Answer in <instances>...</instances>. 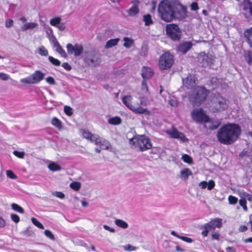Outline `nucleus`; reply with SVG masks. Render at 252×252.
Masks as SVG:
<instances>
[{"label": "nucleus", "instance_id": "obj_30", "mask_svg": "<svg viewBox=\"0 0 252 252\" xmlns=\"http://www.w3.org/2000/svg\"><path fill=\"white\" fill-rule=\"evenodd\" d=\"M48 167L49 169L52 171H60L62 169L61 166L54 162L50 163Z\"/></svg>", "mask_w": 252, "mask_h": 252}, {"label": "nucleus", "instance_id": "obj_3", "mask_svg": "<svg viewBox=\"0 0 252 252\" xmlns=\"http://www.w3.org/2000/svg\"><path fill=\"white\" fill-rule=\"evenodd\" d=\"M208 93L209 91L205 88L197 87L189 94V100L193 106H199L205 100Z\"/></svg>", "mask_w": 252, "mask_h": 252}, {"label": "nucleus", "instance_id": "obj_52", "mask_svg": "<svg viewBox=\"0 0 252 252\" xmlns=\"http://www.w3.org/2000/svg\"><path fill=\"white\" fill-rule=\"evenodd\" d=\"M53 195H55L57 197L63 199L64 197V194L61 191H56L53 193Z\"/></svg>", "mask_w": 252, "mask_h": 252}, {"label": "nucleus", "instance_id": "obj_57", "mask_svg": "<svg viewBox=\"0 0 252 252\" xmlns=\"http://www.w3.org/2000/svg\"><path fill=\"white\" fill-rule=\"evenodd\" d=\"M247 62L249 65H252V53H249L248 54Z\"/></svg>", "mask_w": 252, "mask_h": 252}, {"label": "nucleus", "instance_id": "obj_55", "mask_svg": "<svg viewBox=\"0 0 252 252\" xmlns=\"http://www.w3.org/2000/svg\"><path fill=\"white\" fill-rule=\"evenodd\" d=\"M190 9L191 10L196 11L199 9L198 3L196 2H192L190 5Z\"/></svg>", "mask_w": 252, "mask_h": 252}, {"label": "nucleus", "instance_id": "obj_58", "mask_svg": "<svg viewBox=\"0 0 252 252\" xmlns=\"http://www.w3.org/2000/svg\"><path fill=\"white\" fill-rule=\"evenodd\" d=\"M62 66L66 70L69 71L71 69V66L67 63H63Z\"/></svg>", "mask_w": 252, "mask_h": 252}, {"label": "nucleus", "instance_id": "obj_61", "mask_svg": "<svg viewBox=\"0 0 252 252\" xmlns=\"http://www.w3.org/2000/svg\"><path fill=\"white\" fill-rule=\"evenodd\" d=\"M207 182L206 181H202L199 184V186L202 189H205L207 186Z\"/></svg>", "mask_w": 252, "mask_h": 252}, {"label": "nucleus", "instance_id": "obj_17", "mask_svg": "<svg viewBox=\"0 0 252 252\" xmlns=\"http://www.w3.org/2000/svg\"><path fill=\"white\" fill-rule=\"evenodd\" d=\"M185 87L187 89H191L195 86V78L193 76L189 75L186 79H183Z\"/></svg>", "mask_w": 252, "mask_h": 252}, {"label": "nucleus", "instance_id": "obj_11", "mask_svg": "<svg viewBox=\"0 0 252 252\" xmlns=\"http://www.w3.org/2000/svg\"><path fill=\"white\" fill-rule=\"evenodd\" d=\"M167 35L173 40L180 39L182 32L178 25L175 24H170L166 26Z\"/></svg>", "mask_w": 252, "mask_h": 252}, {"label": "nucleus", "instance_id": "obj_7", "mask_svg": "<svg viewBox=\"0 0 252 252\" xmlns=\"http://www.w3.org/2000/svg\"><path fill=\"white\" fill-rule=\"evenodd\" d=\"M100 54L97 51L91 50L86 53L85 62L91 66H97L101 63Z\"/></svg>", "mask_w": 252, "mask_h": 252}, {"label": "nucleus", "instance_id": "obj_8", "mask_svg": "<svg viewBox=\"0 0 252 252\" xmlns=\"http://www.w3.org/2000/svg\"><path fill=\"white\" fill-rule=\"evenodd\" d=\"M173 63V56L168 52L163 53L159 58V67L161 70L169 69Z\"/></svg>", "mask_w": 252, "mask_h": 252}, {"label": "nucleus", "instance_id": "obj_20", "mask_svg": "<svg viewBox=\"0 0 252 252\" xmlns=\"http://www.w3.org/2000/svg\"><path fill=\"white\" fill-rule=\"evenodd\" d=\"M244 10H249L250 14L252 16V0H243L242 2Z\"/></svg>", "mask_w": 252, "mask_h": 252}, {"label": "nucleus", "instance_id": "obj_35", "mask_svg": "<svg viewBox=\"0 0 252 252\" xmlns=\"http://www.w3.org/2000/svg\"><path fill=\"white\" fill-rule=\"evenodd\" d=\"M38 53L42 56L47 57L48 55V50L43 46H41L38 48Z\"/></svg>", "mask_w": 252, "mask_h": 252}, {"label": "nucleus", "instance_id": "obj_41", "mask_svg": "<svg viewBox=\"0 0 252 252\" xmlns=\"http://www.w3.org/2000/svg\"><path fill=\"white\" fill-rule=\"evenodd\" d=\"M239 204L242 206L244 211H247L248 208L247 207V201L245 198H241L239 201Z\"/></svg>", "mask_w": 252, "mask_h": 252}, {"label": "nucleus", "instance_id": "obj_22", "mask_svg": "<svg viewBox=\"0 0 252 252\" xmlns=\"http://www.w3.org/2000/svg\"><path fill=\"white\" fill-rule=\"evenodd\" d=\"M153 74L154 72L150 68L145 67L143 68L141 75L144 79H148L151 77Z\"/></svg>", "mask_w": 252, "mask_h": 252}, {"label": "nucleus", "instance_id": "obj_34", "mask_svg": "<svg viewBox=\"0 0 252 252\" xmlns=\"http://www.w3.org/2000/svg\"><path fill=\"white\" fill-rule=\"evenodd\" d=\"M123 40L125 41L124 46L126 48H129L133 43V40L128 37H125Z\"/></svg>", "mask_w": 252, "mask_h": 252}, {"label": "nucleus", "instance_id": "obj_36", "mask_svg": "<svg viewBox=\"0 0 252 252\" xmlns=\"http://www.w3.org/2000/svg\"><path fill=\"white\" fill-rule=\"evenodd\" d=\"M61 18L59 17H57L51 19L50 21V24L53 26L56 27L61 23Z\"/></svg>", "mask_w": 252, "mask_h": 252}, {"label": "nucleus", "instance_id": "obj_4", "mask_svg": "<svg viewBox=\"0 0 252 252\" xmlns=\"http://www.w3.org/2000/svg\"><path fill=\"white\" fill-rule=\"evenodd\" d=\"M130 144L134 146V148L139 151H145L150 149L152 147L151 140L145 135L133 137L130 139Z\"/></svg>", "mask_w": 252, "mask_h": 252}, {"label": "nucleus", "instance_id": "obj_62", "mask_svg": "<svg viewBox=\"0 0 252 252\" xmlns=\"http://www.w3.org/2000/svg\"><path fill=\"white\" fill-rule=\"evenodd\" d=\"M13 21L11 19H8L6 21L5 26L7 28H10L13 25Z\"/></svg>", "mask_w": 252, "mask_h": 252}, {"label": "nucleus", "instance_id": "obj_21", "mask_svg": "<svg viewBox=\"0 0 252 252\" xmlns=\"http://www.w3.org/2000/svg\"><path fill=\"white\" fill-rule=\"evenodd\" d=\"M244 36L250 46L252 48V27L246 29L244 31Z\"/></svg>", "mask_w": 252, "mask_h": 252}, {"label": "nucleus", "instance_id": "obj_39", "mask_svg": "<svg viewBox=\"0 0 252 252\" xmlns=\"http://www.w3.org/2000/svg\"><path fill=\"white\" fill-rule=\"evenodd\" d=\"M31 220L32 223L39 228L41 229H43L44 228L43 225L42 223H41L36 219L34 218H32L31 219Z\"/></svg>", "mask_w": 252, "mask_h": 252}, {"label": "nucleus", "instance_id": "obj_5", "mask_svg": "<svg viewBox=\"0 0 252 252\" xmlns=\"http://www.w3.org/2000/svg\"><path fill=\"white\" fill-rule=\"evenodd\" d=\"M228 107L226 100L221 96L218 95L214 97L210 105L211 109L213 112H221Z\"/></svg>", "mask_w": 252, "mask_h": 252}, {"label": "nucleus", "instance_id": "obj_51", "mask_svg": "<svg viewBox=\"0 0 252 252\" xmlns=\"http://www.w3.org/2000/svg\"><path fill=\"white\" fill-rule=\"evenodd\" d=\"M50 41L53 43L54 46L59 45V43L57 41L56 37L54 35H52L49 38Z\"/></svg>", "mask_w": 252, "mask_h": 252}, {"label": "nucleus", "instance_id": "obj_47", "mask_svg": "<svg viewBox=\"0 0 252 252\" xmlns=\"http://www.w3.org/2000/svg\"><path fill=\"white\" fill-rule=\"evenodd\" d=\"M6 175L8 178L12 179H16L17 178V176L11 170H7Z\"/></svg>", "mask_w": 252, "mask_h": 252}, {"label": "nucleus", "instance_id": "obj_42", "mask_svg": "<svg viewBox=\"0 0 252 252\" xmlns=\"http://www.w3.org/2000/svg\"><path fill=\"white\" fill-rule=\"evenodd\" d=\"M182 158L186 163H191L192 162V158L188 155L184 154L182 156Z\"/></svg>", "mask_w": 252, "mask_h": 252}, {"label": "nucleus", "instance_id": "obj_27", "mask_svg": "<svg viewBox=\"0 0 252 252\" xmlns=\"http://www.w3.org/2000/svg\"><path fill=\"white\" fill-rule=\"evenodd\" d=\"M37 25L38 24L34 22L27 23L21 27V30L23 31H25L29 29H33L36 28Z\"/></svg>", "mask_w": 252, "mask_h": 252}, {"label": "nucleus", "instance_id": "obj_24", "mask_svg": "<svg viewBox=\"0 0 252 252\" xmlns=\"http://www.w3.org/2000/svg\"><path fill=\"white\" fill-rule=\"evenodd\" d=\"M171 234L173 236H174L177 237L179 239L182 240L183 241H184L186 242L190 243L193 242V240L191 238L187 237L186 236H180V235H178L177 234V233L174 230L171 231Z\"/></svg>", "mask_w": 252, "mask_h": 252}, {"label": "nucleus", "instance_id": "obj_50", "mask_svg": "<svg viewBox=\"0 0 252 252\" xmlns=\"http://www.w3.org/2000/svg\"><path fill=\"white\" fill-rule=\"evenodd\" d=\"M207 183V187L208 190H211L215 187V182L212 180H209Z\"/></svg>", "mask_w": 252, "mask_h": 252}, {"label": "nucleus", "instance_id": "obj_56", "mask_svg": "<svg viewBox=\"0 0 252 252\" xmlns=\"http://www.w3.org/2000/svg\"><path fill=\"white\" fill-rule=\"evenodd\" d=\"M250 153L247 150H243L239 154V157L244 158V157H249Z\"/></svg>", "mask_w": 252, "mask_h": 252}, {"label": "nucleus", "instance_id": "obj_32", "mask_svg": "<svg viewBox=\"0 0 252 252\" xmlns=\"http://www.w3.org/2000/svg\"><path fill=\"white\" fill-rule=\"evenodd\" d=\"M52 124L57 127L58 129L61 130L62 128V125L61 121L57 117H54L51 121Z\"/></svg>", "mask_w": 252, "mask_h": 252}, {"label": "nucleus", "instance_id": "obj_28", "mask_svg": "<svg viewBox=\"0 0 252 252\" xmlns=\"http://www.w3.org/2000/svg\"><path fill=\"white\" fill-rule=\"evenodd\" d=\"M108 122L110 125H118L121 124L122 120L120 117L115 116L109 118L108 120Z\"/></svg>", "mask_w": 252, "mask_h": 252}, {"label": "nucleus", "instance_id": "obj_40", "mask_svg": "<svg viewBox=\"0 0 252 252\" xmlns=\"http://www.w3.org/2000/svg\"><path fill=\"white\" fill-rule=\"evenodd\" d=\"M70 187L73 189L77 191L81 188V184L78 182H73L70 184Z\"/></svg>", "mask_w": 252, "mask_h": 252}, {"label": "nucleus", "instance_id": "obj_44", "mask_svg": "<svg viewBox=\"0 0 252 252\" xmlns=\"http://www.w3.org/2000/svg\"><path fill=\"white\" fill-rule=\"evenodd\" d=\"M228 199L229 203L230 204H235L238 201L237 198L232 195H229Z\"/></svg>", "mask_w": 252, "mask_h": 252}, {"label": "nucleus", "instance_id": "obj_54", "mask_svg": "<svg viewBox=\"0 0 252 252\" xmlns=\"http://www.w3.org/2000/svg\"><path fill=\"white\" fill-rule=\"evenodd\" d=\"M124 249L125 250L128 251H135L136 249L135 247L130 245H127L124 246Z\"/></svg>", "mask_w": 252, "mask_h": 252}, {"label": "nucleus", "instance_id": "obj_1", "mask_svg": "<svg viewBox=\"0 0 252 252\" xmlns=\"http://www.w3.org/2000/svg\"><path fill=\"white\" fill-rule=\"evenodd\" d=\"M158 12L161 19L166 22L174 19L183 20L188 17L186 7L181 5L177 7L169 0H162L158 6Z\"/></svg>", "mask_w": 252, "mask_h": 252}, {"label": "nucleus", "instance_id": "obj_14", "mask_svg": "<svg viewBox=\"0 0 252 252\" xmlns=\"http://www.w3.org/2000/svg\"><path fill=\"white\" fill-rule=\"evenodd\" d=\"M67 52L69 54H74L75 56H79L83 51V47L81 44H75L73 45L71 43L66 45Z\"/></svg>", "mask_w": 252, "mask_h": 252}, {"label": "nucleus", "instance_id": "obj_38", "mask_svg": "<svg viewBox=\"0 0 252 252\" xmlns=\"http://www.w3.org/2000/svg\"><path fill=\"white\" fill-rule=\"evenodd\" d=\"M48 60L54 65L59 66L61 64V62L59 60L55 59L52 56H49Z\"/></svg>", "mask_w": 252, "mask_h": 252}, {"label": "nucleus", "instance_id": "obj_25", "mask_svg": "<svg viewBox=\"0 0 252 252\" xmlns=\"http://www.w3.org/2000/svg\"><path fill=\"white\" fill-rule=\"evenodd\" d=\"M120 40V39L119 38H116L115 39H111L107 41L105 45V49H108L110 48L115 45H116L119 41Z\"/></svg>", "mask_w": 252, "mask_h": 252}, {"label": "nucleus", "instance_id": "obj_59", "mask_svg": "<svg viewBox=\"0 0 252 252\" xmlns=\"http://www.w3.org/2000/svg\"><path fill=\"white\" fill-rule=\"evenodd\" d=\"M57 28L61 31H63L65 29V24L63 23H60L57 26Z\"/></svg>", "mask_w": 252, "mask_h": 252}, {"label": "nucleus", "instance_id": "obj_63", "mask_svg": "<svg viewBox=\"0 0 252 252\" xmlns=\"http://www.w3.org/2000/svg\"><path fill=\"white\" fill-rule=\"evenodd\" d=\"M226 252H236V249L232 247H228L225 249Z\"/></svg>", "mask_w": 252, "mask_h": 252}, {"label": "nucleus", "instance_id": "obj_15", "mask_svg": "<svg viewBox=\"0 0 252 252\" xmlns=\"http://www.w3.org/2000/svg\"><path fill=\"white\" fill-rule=\"evenodd\" d=\"M198 60L202 66H210L213 62V57L211 55L206 54L205 52H201L198 57Z\"/></svg>", "mask_w": 252, "mask_h": 252}, {"label": "nucleus", "instance_id": "obj_60", "mask_svg": "<svg viewBox=\"0 0 252 252\" xmlns=\"http://www.w3.org/2000/svg\"><path fill=\"white\" fill-rule=\"evenodd\" d=\"M103 228H104L105 230H108V231H110V232H112V233H114V232H115V229H114V228H111V227H110V226H108V225H106V224H104V225H103Z\"/></svg>", "mask_w": 252, "mask_h": 252}, {"label": "nucleus", "instance_id": "obj_6", "mask_svg": "<svg viewBox=\"0 0 252 252\" xmlns=\"http://www.w3.org/2000/svg\"><path fill=\"white\" fill-rule=\"evenodd\" d=\"M132 97L131 95H125L122 98L123 103L130 110L135 114H145L147 115H150L151 112L147 108L143 107H135L132 105Z\"/></svg>", "mask_w": 252, "mask_h": 252}, {"label": "nucleus", "instance_id": "obj_10", "mask_svg": "<svg viewBox=\"0 0 252 252\" xmlns=\"http://www.w3.org/2000/svg\"><path fill=\"white\" fill-rule=\"evenodd\" d=\"M222 219L216 218L211 220L209 222L205 223L202 227L204 230L202 231L201 234L204 237H206L210 231L214 230L216 228H220L222 226Z\"/></svg>", "mask_w": 252, "mask_h": 252}, {"label": "nucleus", "instance_id": "obj_16", "mask_svg": "<svg viewBox=\"0 0 252 252\" xmlns=\"http://www.w3.org/2000/svg\"><path fill=\"white\" fill-rule=\"evenodd\" d=\"M93 143L97 146H99L102 149L109 150L111 148V144L108 141L98 135H96L95 139H94Z\"/></svg>", "mask_w": 252, "mask_h": 252}, {"label": "nucleus", "instance_id": "obj_18", "mask_svg": "<svg viewBox=\"0 0 252 252\" xmlns=\"http://www.w3.org/2000/svg\"><path fill=\"white\" fill-rule=\"evenodd\" d=\"M193 44L190 41H184L181 43L178 47V50L183 54H186L192 47Z\"/></svg>", "mask_w": 252, "mask_h": 252}, {"label": "nucleus", "instance_id": "obj_31", "mask_svg": "<svg viewBox=\"0 0 252 252\" xmlns=\"http://www.w3.org/2000/svg\"><path fill=\"white\" fill-rule=\"evenodd\" d=\"M115 223L118 226L123 229L127 228L128 226V225L126 222L120 219H116L115 220Z\"/></svg>", "mask_w": 252, "mask_h": 252}, {"label": "nucleus", "instance_id": "obj_23", "mask_svg": "<svg viewBox=\"0 0 252 252\" xmlns=\"http://www.w3.org/2000/svg\"><path fill=\"white\" fill-rule=\"evenodd\" d=\"M138 1H136L134 4L129 9L128 14L129 16H133L136 15L139 12L138 4Z\"/></svg>", "mask_w": 252, "mask_h": 252}, {"label": "nucleus", "instance_id": "obj_53", "mask_svg": "<svg viewBox=\"0 0 252 252\" xmlns=\"http://www.w3.org/2000/svg\"><path fill=\"white\" fill-rule=\"evenodd\" d=\"M46 81L50 85H55L56 84V82L54 78L51 76L47 77L46 78Z\"/></svg>", "mask_w": 252, "mask_h": 252}, {"label": "nucleus", "instance_id": "obj_49", "mask_svg": "<svg viewBox=\"0 0 252 252\" xmlns=\"http://www.w3.org/2000/svg\"><path fill=\"white\" fill-rule=\"evenodd\" d=\"M10 217H11V220L15 223H18L19 222L20 218L17 215L14 214H11L10 215Z\"/></svg>", "mask_w": 252, "mask_h": 252}, {"label": "nucleus", "instance_id": "obj_37", "mask_svg": "<svg viewBox=\"0 0 252 252\" xmlns=\"http://www.w3.org/2000/svg\"><path fill=\"white\" fill-rule=\"evenodd\" d=\"M56 47V51L58 52L62 57L65 58L67 55L65 51L62 48L60 44L55 46Z\"/></svg>", "mask_w": 252, "mask_h": 252}, {"label": "nucleus", "instance_id": "obj_2", "mask_svg": "<svg viewBox=\"0 0 252 252\" xmlns=\"http://www.w3.org/2000/svg\"><path fill=\"white\" fill-rule=\"evenodd\" d=\"M241 133L240 126L235 124L222 126L218 131V141L224 145H231L238 140Z\"/></svg>", "mask_w": 252, "mask_h": 252}, {"label": "nucleus", "instance_id": "obj_48", "mask_svg": "<svg viewBox=\"0 0 252 252\" xmlns=\"http://www.w3.org/2000/svg\"><path fill=\"white\" fill-rule=\"evenodd\" d=\"M10 79V76L8 74L3 72H0V79L3 81H6Z\"/></svg>", "mask_w": 252, "mask_h": 252}, {"label": "nucleus", "instance_id": "obj_26", "mask_svg": "<svg viewBox=\"0 0 252 252\" xmlns=\"http://www.w3.org/2000/svg\"><path fill=\"white\" fill-rule=\"evenodd\" d=\"M192 174L191 171L188 168H185L181 171V177L184 180L188 179L189 176Z\"/></svg>", "mask_w": 252, "mask_h": 252}, {"label": "nucleus", "instance_id": "obj_64", "mask_svg": "<svg viewBox=\"0 0 252 252\" xmlns=\"http://www.w3.org/2000/svg\"><path fill=\"white\" fill-rule=\"evenodd\" d=\"M212 237L213 239L219 240L220 238V234L217 232H215L212 234Z\"/></svg>", "mask_w": 252, "mask_h": 252}, {"label": "nucleus", "instance_id": "obj_45", "mask_svg": "<svg viewBox=\"0 0 252 252\" xmlns=\"http://www.w3.org/2000/svg\"><path fill=\"white\" fill-rule=\"evenodd\" d=\"M13 154L19 158H24L25 153L24 152H19L18 151H14Z\"/></svg>", "mask_w": 252, "mask_h": 252}, {"label": "nucleus", "instance_id": "obj_12", "mask_svg": "<svg viewBox=\"0 0 252 252\" xmlns=\"http://www.w3.org/2000/svg\"><path fill=\"white\" fill-rule=\"evenodd\" d=\"M191 116L193 120L198 123H206L209 121V117L201 108L193 110L191 112Z\"/></svg>", "mask_w": 252, "mask_h": 252}, {"label": "nucleus", "instance_id": "obj_43", "mask_svg": "<svg viewBox=\"0 0 252 252\" xmlns=\"http://www.w3.org/2000/svg\"><path fill=\"white\" fill-rule=\"evenodd\" d=\"M45 236L52 240H55V237L52 232L49 230H45L44 231Z\"/></svg>", "mask_w": 252, "mask_h": 252}, {"label": "nucleus", "instance_id": "obj_46", "mask_svg": "<svg viewBox=\"0 0 252 252\" xmlns=\"http://www.w3.org/2000/svg\"><path fill=\"white\" fill-rule=\"evenodd\" d=\"M64 113L68 116L72 115L73 112L72 109L70 106H65L64 107Z\"/></svg>", "mask_w": 252, "mask_h": 252}, {"label": "nucleus", "instance_id": "obj_19", "mask_svg": "<svg viewBox=\"0 0 252 252\" xmlns=\"http://www.w3.org/2000/svg\"><path fill=\"white\" fill-rule=\"evenodd\" d=\"M82 135L84 138H85L91 142H94V139H95L97 134H93L89 131L85 129L81 130Z\"/></svg>", "mask_w": 252, "mask_h": 252}, {"label": "nucleus", "instance_id": "obj_13", "mask_svg": "<svg viewBox=\"0 0 252 252\" xmlns=\"http://www.w3.org/2000/svg\"><path fill=\"white\" fill-rule=\"evenodd\" d=\"M165 132L172 138L180 139L183 142H187L188 138H186L185 135L179 131L176 128L172 126V128L166 130Z\"/></svg>", "mask_w": 252, "mask_h": 252}, {"label": "nucleus", "instance_id": "obj_9", "mask_svg": "<svg viewBox=\"0 0 252 252\" xmlns=\"http://www.w3.org/2000/svg\"><path fill=\"white\" fill-rule=\"evenodd\" d=\"M45 74L40 70H36L29 76L22 78L20 82L26 84H36L42 80Z\"/></svg>", "mask_w": 252, "mask_h": 252}, {"label": "nucleus", "instance_id": "obj_29", "mask_svg": "<svg viewBox=\"0 0 252 252\" xmlns=\"http://www.w3.org/2000/svg\"><path fill=\"white\" fill-rule=\"evenodd\" d=\"M143 20L146 26L153 25L154 22L152 19V16L150 14H147L143 16Z\"/></svg>", "mask_w": 252, "mask_h": 252}, {"label": "nucleus", "instance_id": "obj_33", "mask_svg": "<svg viewBox=\"0 0 252 252\" xmlns=\"http://www.w3.org/2000/svg\"><path fill=\"white\" fill-rule=\"evenodd\" d=\"M11 208L15 211L21 214L24 213V209L16 203H12L11 204Z\"/></svg>", "mask_w": 252, "mask_h": 252}]
</instances>
